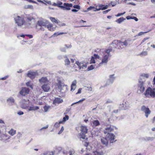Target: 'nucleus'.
Returning a JSON list of instances; mask_svg holds the SVG:
<instances>
[{
    "label": "nucleus",
    "mask_w": 155,
    "mask_h": 155,
    "mask_svg": "<svg viewBox=\"0 0 155 155\" xmlns=\"http://www.w3.org/2000/svg\"><path fill=\"white\" fill-rule=\"evenodd\" d=\"M130 39H127L126 40H124V39L118 40L117 39L114 41L112 44L113 46L115 48L120 49L124 48L128 44H130Z\"/></svg>",
    "instance_id": "nucleus-1"
},
{
    "label": "nucleus",
    "mask_w": 155,
    "mask_h": 155,
    "mask_svg": "<svg viewBox=\"0 0 155 155\" xmlns=\"http://www.w3.org/2000/svg\"><path fill=\"white\" fill-rule=\"evenodd\" d=\"M57 86L58 90L62 92H65L67 91V85L59 79H57Z\"/></svg>",
    "instance_id": "nucleus-2"
},
{
    "label": "nucleus",
    "mask_w": 155,
    "mask_h": 155,
    "mask_svg": "<svg viewBox=\"0 0 155 155\" xmlns=\"http://www.w3.org/2000/svg\"><path fill=\"white\" fill-rule=\"evenodd\" d=\"M144 95L147 97H155V88L148 87L144 93Z\"/></svg>",
    "instance_id": "nucleus-3"
},
{
    "label": "nucleus",
    "mask_w": 155,
    "mask_h": 155,
    "mask_svg": "<svg viewBox=\"0 0 155 155\" xmlns=\"http://www.w3.org/2000/svg\"><path fill=\"white\" fill-rule=\"evenodd\" d=\"M21 107L23 109H27L28 107L30 101L29 100L27 99H22L20 102Z\"/></svg>",
    "instance_id": "nucleus-4"
},
{
    "label": "nucleus",
    "mask_w": 155,
    "mask_h": 155,
    "mask_svg": "<svg viewBox=\"0 0 155 155\" xmlns=\"http://www.w3.org/2000/svg\"><path fill=\"white\" fill-rule=\"evenodd\" d=\"M145 81L139 80L138 84V92L139 93H143L145 87H144V82Z\"/></svg>",
    "instance_id": "nucleus-5"
},
{
    "label": "nucleus",
    "mask_w": 155,
    "mask_h": 155,
    "mask_svg": "<svg viewBox=\"0 0 155 155\" xmlns=\"http://www.w3.org/2000/svg\"><path fill=\"white\" fill-rule=\"evenodd\" d=\"M109 57L110 56H108V55H106L104 54L101 59V62L99 64V66H101L103 64L104 65H106L109 60Z\"/></svg>",
    "instance_id": "nucleus-6"
},
{
    "label": "nucleus",
    "mask_w": 155,
    "mask_h": 155,
    "mask_svg": "<svg viewBox=\"0 0 155 155\" xmlns=\"http://www.w3.org/2000/svg\"><path fill=\"white\" fill-rule=\"evenodd\" d=\"M15 22L18 26L22 25L25 22L24 18L22 16H18L15 18Z\"/></svg>",
    "instance_id": "nucleus-7"
},
{
    "label": "nucleus",
    "mask_w": 155,
    "mask_h": 155,
    "mask_svg": "<svg viewBox=\"0 0 155 155\" xmlns=\"http://www.w3.org/2000/svg\"><path fill=\"white\" fill-rule=\"evenodd\" d=\"M29 88L26 87H22L21 88L19 93L22 96H25L29 94Z\"/></svg>",
    "instance_id": "nucleus-8"
},
{
    "label": "nucleus",
    "mask_w": 155,
    "mask_h": 155,
    "mask_svg": "<svg viewBox=\"0 0 155 155\" xmlns=\"http://www.w3.org/2000/svg\"><path fill=\"white\" fill-rule=\"evenodd\" d=\"M141 110L145 113V116L147 118L148 117V115L150 114L151 113V111L149 109L144 105L142 106L141 107Z\"/></svg>",
    "instance_id": "nucleus-9"
},
{
    "label": "nucleus",
    "mask_w": 155,
    "mask_h": 155,
    "mask_svg": "<svg viewBox=\"0 0 155 155\" xmlns=\"http://www.w3.org/2000/svg\"><path fill=\"white\" fill-rule=\"evenodd\" d=\"M76 65L78 67V68L79 69H84L87 67V65L85 63L80 62L79 61H77L76 62L75 64H74V67L75 68V67L76 68Z\"/></svg>",
    "instance_id": "nucleus-10"
},
{
    "label": "nucleus",
    "mask_w": 155,
    "mask_h": 155,
    "mask_svg": "<svg viewBox=\"0 0 155 155\" xmlns=\"http://www.w3.org/2000/svg\"><path fill=\"white\" fill-rule=\"evenodd\" d=\"M106 136L110 143H113L116 141V140L114 141L115 136L114 134L108 133L107 134Z\"/></svg>",
    "instance_id": "nucleus-11"
},
{
    "label": "nucleus",
    "mask_w": 155,
    "mask_h": 155,
    "mask_svg": "<svg viewBox=\"0 0 155 155\" xmlns=\"http://www.w3.org/2000/svg\"><path fill=\"white\" fill-rule=\"evenodd\" d=\"M73 5L72 4L64 3L63 6H61V8L64 10H70V7H72Z\"/></svg>",
    "instance_id": "nucleus-12"
},
{
    "label": "nucleus",
    "mask_w": 155,
    "mask_h": 155,
    "mask_svg": "<svg viewBox=\"0 0 155 155\" xmlns=\"http://www.w3.org/2000/svg\"><path fill=\"white\" fill-rule=\"evenodd\" d=\"M114 74L110 75L109 76V79L107 81L106 85H109L113 83L114 81L115 78L114 76Z\"/></svg>",
    "instance_id": "nucleus-13"
},
{
    "label": "nucleus",
    "mask_w": 155,
    "mask_h": 155,
    "mask_svg": "<svg viewBox=\"0 0 155 155\" xmlns=\"http://www.w3.org/2000/svg\"><path fill=\"white\" fill-rule=\"evenodd\" d=\"M114 130V127L111 125H108L105 128V129L104 131L105 134H108L109 132L113 131Z\"/></svg>",
    "instance_id": "nucleus-14"
},
{
    "label": "nucleus",
    "mask_w": 155,
    "mask_h": 155,
    "mask_svg": "<svg viewBox=\"0 0 155 155\" xmlns=\"http://www.w3.org/2000/svg\"><path fill=\"white\" fill-rule=\"evenodd\" d=\"M48 21L45 20H43L38 21V24L40 26H46L48 24Z\"/></svg>",
    "instance_id": "nucleus-15"
},
{
    "label": "nucleus",
    "mask_w": 155,
    "mask_h": 155,
    "mask_svg": "<svg viewBox=\"0 0 155 155\" xmlns=\"http://www.w3.org/2000/svg\"><path fill=\"white\" fill-rule=\"evenodd\" d=\"M37 75L38 74L36 72H33L31 71H28L27 74L28 76L32 79H34L35 76Z\"/></svg>",
    "instance_id": "nucleus-16"
},
{
    "label": "nucleus",
    "mask_w": 155,
    "mask_h": 155,
    "mask_svg": "<svg viewBox=\"0 0 155 155\" xmlns=\"http://www.w3.org/2000/svg\"><path fill=\"white\" fill-rule=\"evenodd\" d=\"M39 81L41 84H48L49 82V80L46 77H42L39 79Z\"/></svg>",
    "instance_id": "nucleus-17"
},
{
    "label": "nucleus",
    "mask_w": 155,
    "mask_h": 155,
    "mask_svg": "<svg viewBox=\"0 0 155 155\" xmlns=\"http://www.w3.org/2000/svg\"><path fill=\"white\" fill-rule=\"evenodd\" d=\"M41 88L44 91L48 92V91L50 89V87L49 85L47 84H45L41 86Z\"/></svg>",
    "instance_id": "nucleus-18"
},
{
    "label": "nucleus",
    "mask_w": 155,
    "mask_h": 155,
    "mask_svg": "<svg viewBox=\"0 0 155 155\" xmlns=\"http://www.w3.org/2000/svg\"><path fill=\"white\" fill-rule=\"evenodd\" d=\"M63 102V100L61 98L59 97L55 98L53 101L54 104H59Z\"/></svg>",
    "instance_id": "nucleus-19"
},
{
    "label": "nucleus",
    "mask_w": 155,
    "mask_h": 155,
    "mask_svg": "<svg viewBox=\"0 0 155 155\" xmlns=\"http://www.w3.org/2000/svg\"><path fill=\"white\" fill-rule=\"evenodd\" d=\"M155 138L154 137H142L141 138V140L142 141H152Z\"/></svg>",
    "instance_id": "nucleus-20"
},
{
    "label": "nucleus",
    "mask_w": 155,
    "mask_h": 155,
    "mask_svg": "<svg viewBox=\"0 0 155 155\" xmlns=\"http://www.w3.org/2000/svg\"><path fill=\"white\" fill-rule=\"evenodd\" d=\"M77 84V81L76 80H74L72 82V84L71 86V91H73L76 88V84Z\"/></svg>",
    "instance_id": "nucleus-21"
},
{
    "label": "nucleus",
    "mask_w": 155,
    "mask_h": 155,
    "mask_svg": "<svg viewBox=\"0 0 155 155\" xmlns=\"http://www.w3.org/2000/svg\"><path fill=\"white\" fill-rule=\"evenodd\" d=\"M27 36L28 37L30 38H33V35H24L23 34H20V35H17V37L18 38H19L20 37H21L23 38H25V36Z\"/></svg>",
    "instance_id": "nucleus-22"
},
{
    "label": "nucleus",
    "mask_w": 155,
    "mask_h": 155,
    "mask_svg": "<svg viewBox=\"0 0 155 155\" xmlns=\"http://www.w3.org/2000/svg\"><path fill=\"white\" fill-rule=\"evenodd\" d=\"M81 131L83 134H86L87 133V129L85 126H81Z\"/></svg>",
    "instance_id": "nucleus-23"
},
{
    "label": "nucleus",
    "mask_w": 155,
    "mask_h": 155,
    "mask_svg": "<svg viewBox=\"0 0 155 155\" xmlns=\"http://www.w3.org/2000/svg\"><path fill=\"white\" fill-rule=\"evenodd\" d=\"M102 143L106 146H107L108 144V141L107 139L106 138L102 137L101 139Z\"/></svg>",
    "instance_id": "nucleus-24"
},
{
    "label": "nucleus",
    "mask_w": 155,
    "mask_h": 155,
    "mask_svg": "<svg viewBox=\"0 0 155 155\" xmlns=\"http://www.w3.org/2000/svg\"><path fill=\"white\" fill-rule=\"evenodd\" d=\"M149 77V75L147 74H141L140 76V80H141L144 79L145 78H147Z\"/></svg>",
    "instance_id": "nucleus-25"
},
{
    "label": "nucleus",
    "mask_w": 155,
    "mask_h": 155,
    "mask_svg": "<svg viewBox=\"0 0 155 155\" xmlns=\"http://www.w3.org/2000/svg\"><path fill=\"white\" fill-rule=\"evenodd\" d=\"M50 19L53 22L57 24H58L59 23H60V21L57 19L55 18H54L50 17Z\"/></svg>",
    "instance_id": "nucleus-26"
},
{
    "label": "nucleus",
    "mask_w": 155,
    "mask_h": 155,
    "mask_svg": "<svg viewBox=\"0 0 155 155\" xmlns=\"http://www.w3.org/2000/svg\"><path fill=\"white\" fill-rule=\"evenodd\" d=\"M32 42V40H28V41H24V40H22L21 42V44L24 45V44H26L28 43L29 44H31Z\"/></svg>",
    "instance_id": "nucleus-27"
},
{
    "label": "nucleus",
    "mask_w": 155,
    "mask_h": 155,
    "mask_svg": "<svg viewBox=\"0 0 155 155\" xmlns=\"http://www.w3.org/2000/svg\"><path fill=\"white\" fill-rule=\"evenodd\" d=\"M8 103L11 104L12 105L14 103L15 100L12 97H10L7 100Z\"/></svg>",
    "instance_id": "nucleus-28"
},
{
    "label": "nucleus",
    "mask_w": 155,
    "mask_h": 155,
    "mask_svg": "<svg viewBox=\"0 0 155 155\" xmlns=\"http://www.w3.org/2000/svg\"><path fill=\"white\" fill-rule=\"evenodd\" d=\"M48 28L50 31H52L54 30L55 28H53V25L51 24H48L47 25Z\"/></svg>",
    "instance_id": "nucleus-29"
},
{
    "label": "nucleus",
    "mask_w": 155,
    "mask_h": 155,
    "mask_svg": "<svg viewBox=\"0 0 155 155\" xmlns=\"http://www.w3.org/2000/svg\"><path fill=\"white\" fill-rule=\"evenodd\" d=\"M39 107L38 106L30 107L28 109V111L35 110L38 109Z\"/></svg>",
    "instance_id": "nucleus-30"
},
{
    "label": "nucleus",
    "mask_w": 155,
    "mask_h": 155,
    "mask_svg": "<svg viewBox=\"0 0 155 155\" xmlns=\"http://www.w3.org/2000/svg\"><path fill=\"white\" fill-rule=\"evenodd\" d=\"M83 134L82 132L81 133L78 135V137L80 139H85L86 136L85 134Z\"/></svg>",
    "instance_id": "nucleus-31"
},
{
    "label": "nucleus",
    "mask_w": 155,
    "mask_h": 155,
    "mask_svg": "<svg viewBox=\"0 0 155 155\" xmlns=\"http://www.w3.org/2000/svg\"><path fill=\"white\" fill-rule=\"evenodd\" d=\"M67 34V33L66 32H57L55 33L51 37H53L54 36H57L58 35H62V34Z\"/></svg>",
    "instance_id": "nucleus-32"
},
{
    "label": "nucleus",
    "mask_w": 155,
    "mask_h": 155,
    "mask_svg": "<svg viewBox=\"0 0 155 155\" xmlns=\"http://www.w3.org/2000/svg\"><path fill=\"white\" fill-rule=\"evenodd\" d=\"M125 19H126L124 18L123 17H121L117 19V20L116 21L118 23L120 24L123 21H124V20H125Z\"/></svg>",
    "instance_id": "nucleus-33"
},
{
    "label": "nucleus",
    "mask_w": 155,
    "mask_h": 155,
    "mask_svg": "<svg viewBox=\"0 0 155 155\" xmlns=\"http://www.w3.org/2000/svg\"><path fill=\"white\" fill-rule=\"evenodd\" d=\"M112 49H108L104 51V54L106 55H108V56H110V52L112 51Z\"/></svg>",
    "instance_id": "nucleus-34"
},
{
    "label": "nucleus",
    "mask_w": 155,
    "mask_h": 155,
    "mask_svg": "<svg viewBox=\"0 0 155 155\" xmlns=\"http://www.w3.org/2000/svg\"><path fill=\"white\" fill-rule=\"evenodd\" d=\"M8 133L10 135L13 136L16 133V130L12 129L9 131H8Z\"/></svg>",
    "instance_id": "nucleus-35"
},
{
    "label": "nucleus",
    "mask_w": 155,
    "mask_h": 155,
    "mask_svg": "<svg viewBox=\"0 0 155 155\" xmlns=\"http://www.w3.org/2000/svg\"><path fill=\"white\" fill-rule=\"evenodd\" d=\"M93 125L94 126H97L100 125V124L98 120H94L93 122Z\"/></svg>",
    "instance_id": "nucleus-36"
},
{
    "label": "nucleus",
    "mask_w": 155,
    "mask_h": 155,
    "mask_svg": "<svg viewBox=\"0 0 155 155\" xmlns=\"http://www.w3.org/2000/svg\"><path fill=\"white\" fill-rule=\"evenodd\" d=\"M51 107L48 105H45L44 107V111L46 112L48 111L50 109Z\"/></svg>",
    "instance_id": "nucleus-37"
},
{
    "label": "nucleus",
    "mask_w": 155,
    "mask_h": 155,
    "mask_svg": "<svg viewBox=\"0 0 155 155\" xmlns=\"http://www.w3.org/2000/svg\"><path fill=\"white\" fill-rule=\"evenodd\" d=\"M75 152L73 149L70 150L66 155H74Z\"/></svg>",
    "instance_id": "nucleus-38"
},
{
    "label": "nucleus",
    "mask_w": 155,
    "mask_h": 155,
    "mask_svg": "<svg viewBox=\"0 0 155 155\" xmlns=\"http://www.w3.org/2000/svg\"><path fill=\"white\" fill-rule=\"evenodd\" d=\"M93 155H102V153L98 151H94L93 152Z\"/></svg>",
    "instance_id": "nucleus-39"
},
{
    "label": "nucleus",
    "mask_w": 155,
    "mask_h": 155,
    "mask_svg": "<svg viewBox=\"0 0 155 155\" xmlns=\"http://www.w3.org/2000/svg\"><path fill=\"white\" fill-rule=\"evenodd\" d=\"M69 117L68 116L66 115L65 116V117H64L63 118V120L62 121H62V123L63 122H65L67 120H68L69 119Z\"/></svg>",
    "instance_id": "nucleus-40"
},
{
    "label": "nucleus",
    "mask_w": 155,
    "mask_h": 155,
    "mask_svg": "<svg viewBox=\"0 0 155 155\" xmlns=\"http://www.w3.org/2000/svg\"><path fill=\"white\" fill-rule=\"evenodd\" d=\"M56 150L55 151L58 153H59L60 151H61V150H62V148L61 147H56Z\"/></svg>",
    "instance_id": "nucleus-41"
},
{
    "label": "nucleus",
    "mask_w": 155,
    "mask_h": 155,
    "mask_svg": "<svg viewBox=\"0 0 155 155\" xmlns=\"http://www.w3.org/2000/svg\"><path fill=\"white\" fill-rule=\"evenodd\" d=\"M62 123V121H59V122H56L54 125V127L56 128L58 127L60 124Z\"/></svg>",
    "instance_id": "nucleus-42"
},
{
    "label": "nucleus",
    "mask_w": 155,
    "mask_h": 155,
    "mask_svg": "<svg viewBox=\"0 0 155 155\" xmlns=\"http://www.w3.org/2000/svg\"><path fill=\"white\" fill-rule=\"evenodd\" d=\"M26 85L27 86L30 87L32 89H33L32 85L30 82L28 81V82H27V83H26Z\"/></svg>",
    "instance_id": "nucleus-43"
},
{
    "label": "nucleus",
    "mask_w": 155,
    "mask_h": 155,
    "mask_svg": "<svg viewBox=\"0 0 155 155\" xmlns=\"http://www.w3.org/2000/svg\"><path fill=\"white\" fill-rule=\"evenodd\" d=\"M85 100V98H83V99H81V100H79V101H78V102H75V103H73L71 105V106H73L74 105V104H77V103H80L81 102H82L83 101H84V100Z\"/></svg>",
    "instance_id": "nucleus-44"
},
{
    "label": "nucleus",
    "mask_w": 155,
    "mask_h": 155,
    "mask_svg": "<svg viewBox=\"0 0 155 155\" xmlns=\"http://www.w3.org/2000/svg\"><path fill=\"white\" fill-rule=\"evenodd\" d=\"M64 61L65 65H69L70 64V61L69 60L68 58H67L66 59H65Z\"/></svg>",
    "instance_id": "nucleus-45"
},
{
    "label": "nucleus",
    "mask_w": 155,
    "mask_h": 155,
    "mask_svg": "<svg viewBox=\"0 0 155 155\" xmlns=\"http://www.w3.org/2000/svg\"><path fill=\"white\" fill-rule=\"evenodd\" d=\"M147 52L146 51H143L140 54V55L141 56H145L147 55Z\"/></svg>",
    "instance_id": "nucleus-46"
},
{
    "label": "nucleus",
    "mask_w": 155,
    "mask_h": 155,
    "mask_svg": "<svg viewBox=\"0 0 155 155\" xmlns=\"http://www.w3.org/2000/svg\"><path fill=\"white\" fill-rule=\"evenodd\" d=\"M150 31V30H149V31H146V32H139L138 33V36H140L141 35H143V34L145 33H147V32H149V31Z\"/></svg>",
    "instance_id": "nucleus-47"
},
{
    "label": "nucleus",
    "mask_w": 155,
    "mask_h": 155,
    "mask_svg": "<svg viewBox=\"0 0 155 155\" xmlns=\"http://www.w3.org/2000/svg\"><path fill=\"white\" fill-rule=\"evenodd\" d=\"M94 68V66L93 65H90L87 68L88 71L92 70Z\"/></svg>",
    "instance_id": "nucleus-48"
},
{
    "label": "nucleus",
    "mask_w": 155,
    "mask_h": 155,
    "mask_svg": "<svg viewBox=\"0 0 155 155\" xmlns=\"http://www.w3.org/2000/svg\"><path fill=\"white\" fill-rule=\"evenodd\" d=\"M73 8H76L78 9H80V7L78 5H74L73 6Z\"/></svg>",
    "instance_id": "nucleus-49"
},
{
    "label": "nucleus",
    "mask_w": 155,
    "mask_h": 155,
    "mask_svg": "<svg viewBox=\"0 0 155 155\" xmlns=\"http://www.w3.org/2000/svg\"><path fill=\"white\" fill-rule=\"evenodd\" d=\"M95 63V61L94 60V58L93 57H92L90 61V63Z\"/></svg>",
    "instance_id": "nucleus-50"
},
{
    "label": "nucleus",
    "mask_w": 155,
    "mask_h": 155,
    "mask_svg": "<svg viewBox=\"0 0 155 155\" xmlns=\"http://www.w3.org/2000/svg\"><path fill=\"white\" fill-rule=\"evenodd\" d=\"M94 9H95V8L94 7L92 6H90L87 8V11H88L91 10H94Z\"/></svg>",
    "instance_id": "nucleus-51"
},
{
    "label": "nucleus",
    "mask_w": 155,
    "mask_h": 155,
    "mask_svg": "<svg viewBox=\"0 0 155 155\" xmlns=\"http://www.w3.org/2000/svg\"><path fill=\"white\" fill-rule=\"evenodd\" d=\"M94 58H95L96 59H100V56L98 55L97 54H94Z\"/></svg>",
    "instance_id": "nucleus-52"
},
{
    "label": "nucleus",
    "mask_w": 155,
    "mask_h": 155,
    "mask_svg": "<svg viewBox=\"0 0 155 155\" xmlns=\"http://www.w3.org/2000/svg\"><path fill=\"white\" fill-rule=\"evenodd\" d=\"M61 51L62 52H66V49L65 47H61L60 49Z\"/></svg>",
    "instance_id": "nucleus-53"
},
{
    "label": "nucleus",
    "mask_w": 155,
    "mask_h": 155,
    "mask_svg": "<svg viewBox=\"0 0 155 155\" xmlns=\"http://www.w3.org/2000/svg\"><path fill=\"white\" fill-rule=\"evenodd\" d=\"M64 130V127H62L61 128L60 130L58 132V134H61L62 132Z\"/></svg>",
    "instance_id": "nucleus-54"
},
{
    "label": "nucleus",
    "mask_w": 155,
    "mask_h": 155,
    "mask_svg": "<svg viewBox=\"0 0 155 155\" xmlns=\"http://www.w3.org/2000/svg\"><path fill=\"white\" fill-rule=\"evenodd\" d=\"M125 13V12H124L123 13H118L117 15H116L115 16L117 17H119L120 16H121L122 15H123Z\"/></svg>",
    "instance_id": "nucleus-55"
},
{
    "label": "nucleus",
    "mask_w": 155,
    "mask_h": 155,
    "mask_svg": "<svg viewBox=\"0 0 155 155\" xmlns=\"http://www.w3.org/2000/svg\"><path fill=\"white\" fill-rule=\"evenodd\" d=\"M57 3L58 6L61 8V6H62L61 5L62 4V3L61 2H58Z\"/></svg>",
    "instance_id": "nucleus-56"
},
{
    "label": "nucleus",
    "mask_w": 155,
    "mask_h": 155,
    "mask_svg": "<svg viewBox=\"0 0 155 155\" xmlns=\"http://www.w3.org/2000/svg\"><path fill=\"white\" fill-rule=\"evenodd\" d=\"M110 9H108L105 11H104L103 12V14H106L107 13V12H108L109 11H110Z\"/></svg>",
    "instance_id": "nucleus-57"
},
{
    "label": "nucleus",
    "mask_w": 155,
    "mask_h": 155,
    "mask_svg": "<svg viewBox=\"0 0 155 155\" xmlns=\"http://www.w3.org/2000/svg\"><path fill=\"white\" fill-rule=\"evenodd\" d=\"M48 127V125H47V126H45L44 127H42V128H41L40 129V130H43V129H47Z\"/></svg>",
    "instance_id": "nucleus-58"
},
{
    "label": "nucleus",
    "mask_w": 155,
    "mask_h": 155,
    "mask_svg": "<svg viewBox=\"0 0 155 155\" xmlns=\"http://www.w3.org/2000/svg\"><path fill=\"white\" fill-rule=\"evenodd\" d=\"M8 77V76H6L3 78H1L0 79L1 80H4L6 79Z\"/></svg>",
    "instance_id": "nucleus-59"
},
{
    "label": "nucleus",
    "mask_w": 155,
    "mask_h": 155,
    "mask_svg": "<svg viewBox=\"0 0 155 155\" xmlns=\"http://www.w3.org/2000/svg\"><path fill=\"white\" fill-rule=\"evenodd\" d=\"M60 26H65L66 25V24L64 23H62L60 22V23L58 24Z\"/></svg>",
    "instance_id": "nucleus-60"
},
{
    "label": "nucleus",
    "mask_w": 155,
    "mask_h": 155,
    "mask_svg": "<svg viewBox=\"0 0 155 155\" xmlns=\"http://www.w3.org/2000/svg\"><path fill=\"white\" fill-rule=\"evenodd\" d=\"M89 145V143L87 142H85L84 143V145L86 147H88Z\"/></svg>",
    "instance_id": "nucleus-61"
},
{
    "label": "nucleus",
    "mask_w": 155,
    "mask_h": 155,
    "mask_svg": "<svg viewBox=\"0 0 155 155\" xmlns=\"http://www.w3.org/2000/svg\"><path fill=\"white\" fill-rule=\"evenodd\" d=\"M71 108H67L66 110L65 113V114H67L68 113L70 110Z\"/></svg>",
    "instance_id": "nucleus-62"
},
{
    "label": "nucleus",
    "mask_w": 155,
    "mask_h": 155,
    "mask_svg": "<svg viewBox=\"0 0 155 155\" xmlns=\"http://www.w3.org/2000/svg\"><path fill=\"white\" fill-rule=\"evenodd\" d=\"M108 6L107 5H106L105 6H104L102 8V10H104L105 9H107L108 8Z\"/></svg>",
    "instance_id": "nucleus-63"
},
{
    "label": "nucleus",
    "mask_w": 155,
    "mask_h": 155,
    "mask_svg": "<svg viewBox=\"0 0 155 155\" xmlns=\"http://www.w3.org/2000/svg\"><path fill=\"white\" fill-rule=\"evenodd\" d=\"M126 18L127 20H129L130 19H132V17L130 16H128L126 17Z\"/></svg>",
    "instance_id": "nucleus-64"
}]
</instances>
